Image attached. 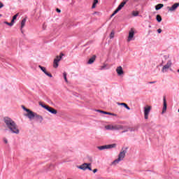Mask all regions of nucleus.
I'll use <instances>...</instances> for the list:
<instances>
[{"instance_id": "58836bf2", "label": "nucleus", "mask_w": 179, "mask_h": 179, "mask_svg": "<svg viewBox=\"0 0 179 179\" xmlns=\"http://www.w3.org/2000/svg\"><path fill=\"white\" fill-rule=\"evenodd\" d=\"M3 142H4V143H8V139L4 138Z\"/></svg>"}, {"instance_id": "f8f14e48", "label": "nucleus", "mask_w": 179, "mask_h": 179, "mask_svg": "<svg viewBox=\"0 0 179 179\" xmlns=\"http://www.w3.org/2000/svg\"><path fill=\"white\" fill-rule=\"evenodd\" d=\"M38 68L41 69V71H42V72H43V73H45V75H46V76H48L49 78H52V75L47 71V69L45 67L39 65Z\"/></svg>"}, {"instance_id": "4be33fe9", "label": "nucleus", "mask_w": 179, "mask_h": 179, "mask_svg": "<svg viewBox=\"0 0 179 179\" xmlns=\"http://www.w3.org/2000/svg\"><path fill=\"white\" fill-rule=\"evenodd\" d=\"M26 22H27L26 18H24V19L21 21V30L23 29V27H24V26H26Z\"/></svg>"}, {"instance_id": "20e7f679", "label": "nucleus", "mask_w": 179, "mask_h": 179, "mask_svg": "<svg viewBox=\"0 0 179 179\" xmlns=\"http://www.w3.org/2000/svg\"><path fill=\"white\" fill-rule=\"evenodd\" d=\"M115 148H117V144L115 143L99 145L96 147L98 150H100L101 152L103 150H111V149H115Z\"/></svg>"}, {"instance_id": "a211bd4d", "label": "nucleus", "mask_w": 179, "mask_h": 179, "mask_svg": "<svg viewBox=\"0 0 179 179\" xmlns=\"http://www.w3.org/2000/svg\"><path fill=\"white\" fill-rule=\"evenodd\" d=\"M127 155V149L125 150H122L120 153L119 154V157H125Z\"/></svg>"}, {"instance_id": "39448f33", "label": "nucleus", "mask_w": 179, "mask_h": 179, "mask_svg": "<svg viewBox=\"0 0 179 179\" xmlns=\"http://www.w3.org/2000/svg\"><path fill=\"white\" fill-rule=\"evenodd\" d=\"M39 106H41V107H42L43 108H45V110H47V111L50 113V114L55 115L58 113V111L54 109V108H51L50 106H48V105L43 103V102H39Z\"/></svg>"}, {"instance_id": "4468645a", "label": "nucleus", "mask_w": 179, "mask_h": 179, "mask_svg": "<svg viewBox=\"0 0 179 179\" xmlns=\"http://www.w3.org/2000/svg\"><path fill=\"white\" fill-rule=\"evenodd\" d=\"M159 56L161 57V58H162V64H164V60L166 61L167 59H169V58H170V56L169 55V54L167 53H160Z\"/></svg>"}, {"instance_id": "c03bdc74", "label": "nucleus", "mask_w": 179, "mask_h": 179, "mask_svg": "<svg viewBox=\"0 0 179 179\" xmlns=\"http://www.w3.org/2000/svg\"><path fill=\"white\" fill-rule=\"evenodd\" d=\"M150 83H153V82H151Z\"/></svg>"}, {"instance_id": "b1692460", "label": "nucleus", "mask_w": 179, "mask_h": 179, "mask_svg": "<svg viewBox=\"0 0 179 179\" xmlns=\"http://www.w3.org/2000/svg\"><path fill=\"white\" fill-rule=\"evenodd\" d=\"M156 20L158 22V23H160V22H162V16H160V15H157Z\"/></svg>"}, {"instance_id": "c85d7f7f", "label": "nucleus", "mask_w": 179, "mask_h": 179, "mask_svg": "<svg viewBox=\"0 0 179 179\" xmlns=\"http://www.w3.org/2000/svg\"><path fill=\"white\" fill-rule=\"evenodd\" d=\"M115 33L114 32V31H112L110 34V38H113L115 36Z\"/></svg>"}, {"instance_id": "c9c22d12", "label": "nucleus", "mask_w": 179, "mask_h": 179, "mask_svg": "<svg viewBox=\"0 0 179 179\" xmlns=\"http://www.w3.org/2000/svg\"><path fill=\"white\" fill-rule=\"evenodd\" d=\"M107 113L106 111H104V110H101V114H106L107 115Z\"/></svg>"}, {"instance_id": "7c9ffc66", "label": "nucleus", "mask_w": 179, "mask_h": 179, "mask_svg": "<svg viewBox=\"0 0 179 179\" xmlns=\"http://www.w3.org/2000/svg\"><path fill=\"white\" fill-rule=\"evenodd\" d=\"M17 16H19V14H16L13 17V20H16L17 19Z\"/></svg>"}, {"instance_id": "79ce46f5", "label": "nucleus", "mask_w": 179, "mask_h": 179, "mask_svg": "<svg viewBox=\"0 0 179 179\" xmlns=\"http://www.w3.org/2000/svg\"><path fill=\"white\" fill-rule=\"evenodd\" d=\"M115 14L114 13L111 15V17L114 16Z\"/></svg>"}, {"instance_id": "5701e85b", "label": "nucleus", "mask_w": 179, "mask_h": 179, "mask_svg": "<svg viewBox=\"0 0 179 179\" xmlns=\"http://www.w3.org/2000/svg\"><path fill=\"white\" fill-rule=\"evenodd\" d=\"M164 6V5L162 4V3H159V4H157L156 6H155V10H160V9H162V8H163Z\"/></svg>"}, {"instance_id": "7ed1b4c3", "label": "nucleus", "mask_w": 179, "mask_h": 179, "mask_svg": "<svg viewBox=\"0 0 179 179\" xmlns=\"http://www.w3.org/2000/svg\"><path fill=\"white\" fill-rule=\"evenodd\" d=\"M105 129H106V131H120L124 129V127L121 124H110L106 125Z\"/></svg>"}, {"instance_id": "473e14b6", "label": "nucleus", "mask_w": 179, "mask_h": 179, "mask_svg": "<svg viewBox=\"0 0 179 179\" xmlns=\"http://www.w3.org/2000/svg\"><path fill=\"white\" fill-rule=\"evenodd\" d=\"M118 12H120V10L118 8H117L115 11H114V15H117V13H118Z\"/></svg>"}, {"instance_id": "bb28decb", "label": "nucleus", "mask_w": 179, "mask_h": 179, "mask_svg": "<svg viewBox=\"0 0 179 179\" xmlns=\"http://www.w3.org/2000/svg\"><path fill=\"white\" fill-rule=\"evenodd\" d=\"M63 76L65 82L68 83V78H66V73H63Z\"/></svg>"}, {"instance_id": "2f4dec72", "label": "nucleus", "mask_w": 179, "mask_h": 179, "mask_svg": "<svg viewBox=\"0 0 179 179\" xmlns=\"http://www.w3.org/2000/svg\"><path fill=\"white\" fill-rule=\"evenodd\" d=\"M106 68H107V64H105L101 67V69H106Z\"/></svg>"}, {"instance_id": "f257e3e1", "label": "nucleus", "mask_w": 179, "mask_h": 179, "mask_svg": "<svg viewBox=\"0 0 179 179\" xmlns=\"http://www.w3.org/2000/svg\"><path fill=\"white\" fill-rule=\"evenodd\" d=\"M4 123L6 128L9 129V132H10V134H14L15 135H19L20 134V129H19V126H17L16 122L13 121V120H12L11 118L5 117Z\"/></svg>"}, {"instance_id": "1a4fd4ad", "label": "nucleus", "mask_w": 179, "mask_h": 179, "mask_svg": "<svg viewBox=\"0 0 179 179\" xmlns=\"http://www.w3.org/2000/svg\"><path fill=\"white\" fill-rule=\"evenodd\" d=\"M152 110V106H145L144 107V118L145 120L149 119V114H150V110Z\"/></svg>"}, {"instance_id": "ddd939ff", "label": "nucleus", "mask_w": 179, "mask_h": 179, "mask_svg": "<svg viewBox=\"0 0 179 179\" xmlns=\"http://www.w3.org/2000/svg\"><path fill=\"white\" fill-rule=\"evenodd\" d=\"M116 72L117 73V76H124V69H122V66H117L116 68Z\"/></svg>"}, {"instance_id": "49530a36", "label": "nucleus", "mask_w": 179, "mask_h": 179, "mask_svg": "<svg viewBox=\"0 0 179 179\" xmlns=\"http://www.w3.org/2000/svg\"><path fill=\"white\" fill-rule=\"evenodd\" d=\"M164 1H167V0H164Z\"/></svg>"}, {"instance_id": "4c0bfd02", "label": "nucleus", "mask_w": 179, "mask_h": 179, "mask_svg": "<svg viewBox=\"0 0 179 179\" xmlns=\"http://www.w3.org/2000/svg\"><path fill=\"white\" fill-rule=\"evenodd\" d=\"M14 23H15V20L13 19V20H11L10 24H12V26H13Z\"/></svg>"}, {"instance_id": "aec40b11", "label": "nucleus", "mask_w": 179, "mask_h": 179, "mask_svg": "<svg viewBox=\"0 0 179 179\" xmlns=\"http://www.w3.org/2000/svg\"><path fill=\"white\" fill-rule=\"evenodd\" d=\"M94 61H96V56H93L92 57H91L88 62L87 64H89L90 65L93 64V62H94Z\"/></svg>"}, {"instance_id": "cd10ccee", "label": "nucleus", "mask_w": 179, "mask_h": 179, "mask_svg": "<svg viewBox=\"0 0 179 179\" xmlns=\"http://www.w3.org/2000/svg\"><path fill=\"white\" fill-rule=\"evenodd\" d=\"M106 115H113V117H117V114L112 113H110V112H107Z\"/></svg>"}, {"instance_id": "37998d69", "label": "nucleus", "mask_w": 179, "mask_h": 179, "mask_svg": "<svg viewBox=\"0 0 179 179\" xmlns=\"http://www.w3.org/2000/svg\"><path fill=\"white\" fill-rule=\"evenodd\" d=\"M0 17H2V14H0Z\"/></svg>"}, {"instance_id": "a19ab883", "label": "nucleus", "mask_w": 179, "mask_h": 179, "mask_svg": "<svg viewBox=\"0 0 179 179\" xmlns=\"http://www.w3.org/2000/svg\"><path fill=\"white\" fill-rule=\"evenodd\" d=\"M96 113H101L102 110H96Z\"/></svg>"}, {"instance_id": "e433bc0d", "label": "nucleus", "mask_w": 179, "mask_h": 179, "mask_svg": "<svg viewBox=\"0 0 179 179\" xmlns=\"http://www.w3.org/2000/svg\"><path fill=\"white\" fill-rule=\"evenodd\" d=\"M157 31L160 34V33H162V29H158Z\"/></svg>"}, {"instance_id": "ea45409f", "label": "nucleus", "mask_w": 179, "mask_h": 179, "mask_svg": "<svg viewBox=\"0 0 179 179\" xmlns=\"http://www.w3.org/2000/svg\"><path fill=\"white\" fill-rule=\"evenodd\" d=\"M93 173H97V169H94V170H93Z\"/></svg>"}, {"instance_id": "f3484780", "label": "nucleus", "mask_w": 179, "mask_h": 179, "mask_svg": "<svg viewBox=\"0 0 179 179\" xmlns=\"http://www.w3.org/2000/svg\"><path fill=\"white\" fill-rule=\"evenodd\" d=\"M166 110H167V101H166V98H164V106L162 109V113H166Z\"/></svg>"}, {"instance_id": "393cba45", "label": "nucleus", "mask_w": 179, "mask_h": 179, "mask_svg": "<svg viewBox=\"0 0 179 179\" xmlns=\"http://www.w3.org/2000/svg\"><path fill=\"white\" fill-rule=\"evenodd\" d=\"M99 3V0H94L93 4H92V9H94L96 8V5Z\"/></svg>"}, {"instance_id": "f704fd0d", "label": "nucleus", "mask_w": 179, "mask_h": 179, "mask_svg": "<svg viewBox=\"0 0 179 179\" xmlns=\"http://www.w3.org/2000/svg\"><path fill=\"white\" fill-rule=\"evenodd\" d=\"M56 12H57V13H61V10L59 8H56Z\"/></svg>"}, {"instance_id": "423d86ee", "label": "nucleus", "mask_w": 179, "mask_h": 179, "mask_svg": "<svg viewBox=\"0 0 179 179\" xmlns=\"http://www.w3.org/2000/svg\"><path fill=\"white\" fill-rule=\"evenodd\" d=\"M62 57H64V55L62 53H60L59 55H57L55 57L53 60V68H55V69H57V68L59 66V62H61Z\"/></svg>"}, {"instance_id": "6e6552de", "label": "nucleus", "mask_w": 179, "mask_h": 179, "mask_svg": "<svg viewBox=\"0 0 179 179\" xmlns=\"http://www.w3.org/2000/svg\"><path fill=\"white\" fill-rule=\"evenodd\" d=\"M134 40H135V29L131 28L129 31V35L127 36V43H131V41H134Z\"/></svg>"}, {"instance_id": "2eb2a0df", "label": "nucleus", "mask_w": 179, "mask_h": 179, "mask_svg": "<svg viewBox=\"0 0 179 179\" xmlns=\"http://www.w3.org/2000/svg\"><path fill=\"white\" fill-rule=\"evenodd\" d=\"M34 119L36 120V121H37V122H39L40 124H41V122L44 121V117H43L42 115H38L37 113H36Z\"/></svg>"}, {"instance_id": "a878e982", "label": "nucleus", "mask_w": 179, "mask_h": 179, "mask_svg": "<svg viewBox=\"0 0 179 179\" xmlns=\"http://www.w3.org/2000/svg\"><path fill=\"white\" fill-rule=\"evenodd\" d=\"M131 15L133 16H138L139 15V12H138V11H133Z\"/></svg>"}, {"instance_id": "a18cd8bd", "label": "nucleus", "mask_w": 179, "mask_h": 179, "mask_svg": "<svg viewBox=\"0 0 179 179\" xmlns=\"http://www.w3.org/2000/svg\"><path fill=\"white\" fill-rule=\"evenodd\" d=\"M130 131H132V129H131Z\"/></svg>"}, {"instance_id": "72a5a7b5", "label": "nucleus", "mask_w": 179, "mask_h": 179, "mask_svg": "<svg viewBox=\"0 0 179 179\" xmlns=\"http://www.w3.org/2000/svg\"><path fill=\"white\" fill-rule=\"evenodd\" d=\"M3 8V3L0 2V9H2Z\"/></svg>"}, {"instance_id": "9d476101", "label": "nucleus", "mask_w": 179, "mask_h": 179, "mask_svg": "<svg viewBox=\"0 0 179 179\" xmlns=\"http://www.w3.org/2000/svg\"><path fill=\"white\" fill-rule=\"evenodd\" d=\"M92 164H87V163H84L81 166H77L78 169H80V170H90V171H92Z\"/></svg>"}, {"instance_id": "412c9836", "label": "nucleus", "mask_w": 179, "mask_h": 179, "mask_svg": "<svg viewBox=\"0 0 179 179\" xmlns=\"http://www.w3.org/2000/svg\"><path fill=\"white\" fill-rule=\"evenodd\" d=\"M127 3V1H123L117 7V9L121 10V9H122L123 6H125V4Z\"/></svg>"}, {"instance_id": "9b49d317", "label": "nucleus", "mask_w": 179, "mask_h": 179, "mask_svg": "<svg viewBox=\"0 0 179 179\" xmlns=\"http://www.w3.org/2000/svg\"><path fill=\"white\" fill-rule=\"evenodd\" d=\"M178 6H179V3H175L171 7L170 6L166 7V9L169 10V12H176Z\"/></svg>"}, {"instance_id": "0eeeda50", "label": "nucleus", "mask_w": 179, "mask_h": 179, "mask_svg": "<svg viewBox=\"0 0 179 179\" xmlns=\"http://www.w3.org/2000/svg\"><path fill=\"white\" fill-rule=\"evenodd\" d=\"M173 65V62L171 59H169L162 69V73H166V72H169V70L171 68V66Z\"/></svg>"}, {"instance_id": "dca6fc26", "label": "nucleus", "mask_w": 179, "mask_h": 179, "mask_svg": "<svg viewBox=\"0 0 179 179\" xmlns=\"http://www.w3.org/2000/svg\"><path fill=\"white\" fill-rule=\"evenodd\" d=\"M122 160H124V157H118L112 162V166H116V164H118V163L122 162Z\"/></svg>"}, {"instance_id": "f03ea898", "label": "nucleus", "mask_w": 179, "mask_h": 179, "mask_svg": "<svg viewBox=\"0 0 179 179\" xmlns=\"http://www.w3.org/2000/svg\"><path fill=\"white\" fill-rule=\"evenodd\" d=\"M22 110H24V111H25V113H24V117L29 118L30 121H31V120H34V117H36V113L33 112L31 110L28 109L23 106H22Z\"/></svg>"}, {"instance_id": "6ab92c4d", "label": "nucleus", "mask_w": 179, "mask_h": 179, "mask_svg": "<svg viewBox=\"0 0 179 179\" xmlns=\"http://www.w3.org/2000/svg\"><path fill=\"white\" fill-rule=\"evenodd\" d=\"M117 106H122L124 108H127V110H131V108L125 103H117Z\"/></svg>"}, {"instance_id": "c756f323", "label": "nucleus", "mask_w": 179, "mask_h": 179, "mask_svg": "<svg viewBox=\"0 0 179 179\" xmlns=\"http://www.w3.org/2000/svg\"><path fill=\"white\" fill-rule=\"evenodd\" d=\"M3 23H4L5 24H7L8 26H10V27H12V26H13L10 22H6V21H5Z\"/></svg>"}]
</instances>
